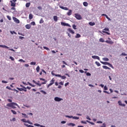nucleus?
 Returning a JSON list of instances; mask_svg holds the SVG:
<instances>
[{"label":"nucleus","mask_w":127,"mask_h":127,"mask_svg":"<svg viewBox=\"0 0 127 127\" xmlns=\"http://www.w3.org/2000/svg\"><path fill=\"white\" fill-rule=\"evenodd\" d=\"M99 41H100V42H105V40H104V39H103V38H100V39H99Z\"/></svg>","instance_id":"obj_42"},{"label":"nucleus","mask_w":127,"mask_h":127,"mask_svg":"<svg viewBox=\"0 0 127 127\" xmlns=\"http://www.w3.org/2000/svg\"><path fill=\"white\" fill-rule=\"evenodd\" d=\"M21 122H23V123H27V121L25 120V119H23L21 120Z\"/></svg>","instance_id":"obj_36"},{"label":"nucleus","mask_w":127,"mask_h":127,"mask_svg":"<svg viewBox=\"0 0 127 127\" xmlns=\"http://www.w3.org/2000/svg\"><path fill=\"white\" fill-rule=\"evenodd\" d=\"M1 82H2V83H5V84L7 83V81H5V80H2V81H1Z\"/></svg>","instance_id":"obj_58"},{"label":"nucleus","mask_w":127,"mask_h":127,"mask_svg":"<svg viewBox=\"0 0 127 127\" xmlns=\"http://www.w3.org/2000/svg\"><path fill=\"white\" fill-rule=\"evenodd\" d=\"M102 32L103 33H106V34H108V35H110L111 34L109 32L105 31H102Z\"/></svg>","instance_id":"obj_34"},{"label":"nucleus","mask_w":127,"mask_h":127,"mask_svg":"<svg viewBox=\"0 0 127 127\" xmlns=\"http://www.w3.org/2000/svg\"><path fill=\"white\" fill-rule=\"evenodd\" d=\"M100 62L103 65H108V66H109V67H111V68H112V69H114V66H113V65H112V64H110L109 63H108L107 62H102V61H100Z\"/></svg>","instance_id":"obj_2"},{"label":"nucleus","mask_w":127,"mask_h":127,"mask_svg":"<svg viewBox=\"0 0 127 127\" xmlns=\"http://www.w3.org/2000/svg\"><path fill=\"white\" fill-rule=\"evenodd\" d=\"M41 93H43V94H44V95H46V94H47V93L44 90H41Z\"/></svg>","instance_id":"obj_48"},{"label":"nucleus","mask_w":127,"mask_h":127,"mask_svg":"<svg viewBox=\"0 0 127 127\" xmlns=\"http://www.w3.org/2000/svg\"><path fill=\"white\" fill-rule=\"evenodd\" d=\"M67 126H71V127H75V126H76V125H75V124H73V123H68V124H67Z\"/></svg>","instance_id":"obj_17"},{"label":"nucleus","mask_w":127,"mask_h":127,"mask_svg":"<svg viewBox=\"0 0 127 127\" xmlns=\"http://www.w3.org/2000/svg\"><path fill=\"white\" fill-rule=\"evenodd\" d=\"M7 18H8V20H11V17L10 16L7 15Z\"/></svg>","instance_id":"obj_50"},{"label":"nucleus","mask_w":127,"mask_h":127,"mask_svg":"<svg viewBox=\"0 0 127 127\" xmlns=\"http://www.w3.org/2000/svg\"><path fill=\"white\" fill-rule=\"evenodd\" d=\"M17 90H18V91H23V88L16 87Z\"/></svg>","instance_id":"obj_29"},{"label":"nucleus","mask_w":127,"mask_h":127,"mask_svg":"<svg viewBox=\"0 0 127 127\" xmlns=\"http://www.w3.org/2000/svg\"><path fill=\"white\" fill-rule=\"evenodd\" d=\"M27 123L28 124H29L30 125H33L32 122H31L30 121H29V120L27 121Z\"/></svg>","instance_id":"obj_46"},{"label":"nucleus","mask_w":127,"mask_h":127,"mask_svg":"<svg viewBox=\"0 0 127 127\" xmlns=\"http://www.w3.org/2000/svg\"><path fill=\"white\" fill-rule=\"evenodd\" d=\"M99 86L100 87H101V88H104V84H99Z\"/></svg>","instance_id":"obj_62"},{"label":"nucleus","mask_w":127,"mask_h":127,"mask_svg":"<svg viewBox=\"0 0 127 127\" xmlns=\"http://www.w3.org/2000/svg\"><path fill=\"white\" fill-rule=\"evenodd\" d=\"M11 113H12V114L13 115H16V114H17L16 112L14 110H11Z\"/></svg>","instance_id":"obj_31"},{"label":"nucleus","mask_w":127,"mask_h":127,"mask_svg":"<svg viewBox=\"0 0 127 127\" xmlns=\"http://www.w3.org/2000/svg\"><path fill=\"white\" fill-rule=\"evenodd\" d=\"M25 27L27 29H30L31 28V25L30 24H27L25 25Z\"/></svg>","instance_id":"obj_11"},{"label":"nucleus","mask_w":127,"mask_h":127,"mask_svg":"<svg viewBox=\"0 0 127 127\" xmlns=\"http://www.w3.org/2000/svg\"><path fill=\"white\" fill-rule=\"evenodd\" d=\"M75 38H80L81 37V35L79 34H76V35L75 36Z\"/></svg>","instance_id":"obj_20"},{"label":"nucleus","mask_w":127,"mask_h":127,"mask_svg":"<svg viewBox=\"0 0 127 127\" xmlns=\"http://www.w3.org/2000/svg\"><path fill=\"white\" fill-rule=\"evenodd\" d=\"M102 67L104 69H108V70H111V68L108 67L107 66L103 65Z\"/></svg>","instance_id":"obj_18"},{"label":"nucleus","mask_w":127,"mask_h":127,"mask_svg":"<svg viewBox=\"0 0 127 127\" xmlns=\"http://www.w3.org/2000/svg\"><path fill=\"white\" fill-rule=\"evenodd\" d=\"M68 31L70 33H71V34H74L75 33V32H74V30L71 28H68L67 29Z\"/></svg>","instance_id":"obj_7"},{"label":"nucleus","mask_w":127,"mask_h":127,"mask_svg":"<svg viewBox=\"0 0 127 127\" xmlns=\"http://www.w3.org/2000/svg\"><path fill=\"white\" fill-rule=\"evenodd\" d=\"M60 8L64 9V10H68L69 9L67 7H64L63 6H60Z\"/></svg>","instance_id":"obj_10"},{"label":"nucleus","mask_w":127,"mask_h":127,"mask_svg":"<svg viewBox=\"0 0 127 127\" xmlns=\"http://www.w3.org/2000/svg\"><path fill=\"white\" fill-rule=\"evenodd\" d=\"M106 18H107V19H108V20H110V21L112 20V19L110 18V17H109V16H108V15L106 16Z\"/></svg>","instance_id":"obj_59"},{"label":"nucleus","mask_w":127,"mask_h":127,"mask_svg":"<svg viewBox=\"0 0 127 127\" xmlns=\"http://www.w3.org/2000/svg\"><path fill=\"white\" fill-rule=\"evenodd\" d=\"M127 56V54L125 53H122V54L121 55V56Z\"/></svg>","instance_id":"obj_40"},{"label":"nucleus","mask_w":127,"mask_h":127,"mask_svg":"<svg viewBox=\"0 0 127 127\" xmlns=\"http://www.w3.org/2000/svg\"><path fill=\"white\" fill-rule=\"evenodd\" d=\"M65 118H68L69 119H73V116L65 115Z\"/></svg>","instance_id":"obj_22"},{"label":"nucleus","mask_w":127,"mask_h":127,"mask_svg":"<svg viewBox=\"0 0 127 127\" xmlns=\"http://www.w3.org/2000/svg\"><path fill=\"white\" fill-rule=\"evenodd\" d=\"M84 6H88V2L84 1L83 3Z\"/></svg>","instance_id":"obj_23"},{"label":"nucleus","mask_w":127,"mask_h":127,"mask_svg":"<svg viewBox=\"0 0 127 127\" xmlns=\"http://www.w3.org/2000/svg\"><path fill=\"white\" fill-rule=\"evenodd\" d=\"M67 15L70 16L72 14V10H69L68 12L67 13Z\"/></svg>","instance_id":"obj_16"},{"label":"nucleus","mask_w":127,"mask_h":127,"mask_svg":"<svg viewBox=\"0 0 127 127\" xmlns=\"http://www.w3.org/2000/svg\"><path fill=\"white\" fill-rule=\"evenodd\" d=\"M87 123H88V124H90V125H92V126H94L95 125V123L91 122L88 120L86 121Z\"/></svg>","instance_id":"obj_19"},{"label":"nucleus","mask_w":127,"mask_h":127,"mask_svg":"<svg viewBox=\"0 0 127 127\" xmlns=\"http://www.w3.org/2000/svg\"><path fill=\"white\" fill-rule=\"evenodd\" d=\"M108 43L109 44H114V42L113 41H109Z\"/></svg>","instance_id":"obj_45"},{"label":"nucleus","mask_w":127,"mask_h":127,"mask_svg":"<svg viewBox=\"0 0 127 127\" xmlns=\"http://www.w3.org/2000/svg\"><path fill=\"white\" fill-rule=\"evenodd\" d=\"M54 21H56V22H57L58 20V17L56 15L54 16Z\"/></svg>","instance_id":"obj_13"},{"label":"nucleus","mask_w":127,"mask_h":127,"mask_svg":"<svg viewBox=\"0 0 127 127\" xmlns=\"http://www.w3.org/2000/svg\"><path fill=\"white\" fill-rule=\"evenodd\" d=\"M89 24L91 26H94V25H95L96 23L95 22H89Z\"/></svg>","instance_id":"obj_15"},{"label":"nucleus","mask_w":127,"mask_h":127,"mask_svg":"<svg viewBox=\"0 0 127 127\" xmlns=\"http://www.w3.org/2000/svg\"><path fill=\"white\" fill-rule=\"evenodd\" d=\"M13 20L16 23H19V20H18V19L17 18L13 17Z\"/></svg>","instance_id":"obj_6"},{"label":"nucleus","mask_w":127,"mask_h":127,"mask_svg":"<svg viewBox=\"0 0 127 127\" xmlns=\"http://www.w3.org/2000/svg\"><path fill=\"white\" fill-rule=\"evenodd\" d=\"M102 60L103 61H109V58H103Z\"/></svg>","instance_id":"obj_24"},{"label":"nucleus","mask_w":127,"mask_h":127,"mask_svg":"<svg viewBox=\"0 0 127 127\" xmlns=\"http://www.w3.org/2000/svg\"><path fill=\"white\" fill-rule=\"evenodd\" d=\"M95 64L99 67L101 66V64L98 62H95Z\"/></svg>","instance_id":"obj_27"},{"label":"nucleus","mask_w":127,"mask_h":127,"mask_svg":"<svg viewBox=\"0 0 127 127\" xmlns=\"http://www.w3.org/2000/svg\"><path fill=\"white\" fill-rule=\"evenodd\" d=\"M10 33L11 34H17V33H16L14 31H10Z\"/></svg>","instance_id":"obj_28"},{"label":"nucleus","mask_w":127,"mask_h":127,"mask_svg":"<svg viewBox=\"0 0 127 127\" xmlns=\"http://www.w3.org/2000/svg\"><path fill=\"white\" fill-rule=\"evenodd\" d=\"M43 22H44V21L43 20V18H41V20H40L39 23H40L41 24L43 23Z\"/></svg>","instance_id":"obj_32"},{"label":"nucleus","mask_w":127,"mask_h":127,"mask_svg":"<svg viewBox=\"0 0 127 127\" xmlns=\"http://www.w3.org/2000/svg\"><path fill=\"white\" fill-rule=\"evenodd\" d=\"M31 25H35V22L32 21V22L31 23Z\"/></svg>","instance_id":"obj_55"},{"label":"nucleus","mask_w":127,"mask_h":127,"mask_svg":"<svg viewBox=\"0 0 127 127\" xmlns=\"http://www.w3.org/2000/svg\"><path fill=\"white\" fill-rule=\"evenodd\" d=\"M29 19H32V18H33V15L30 14L29 15Z\"/></svg>","instance_id":"obj_21"},{"label":"nucleus","mask_w":127,"mask_h":127,"mask_svg":"<svg viewBox=\"0 0 127 127\" xmlns=\"http://www.w3.org/2000/svg\"><path fill=\"white\" fill-rule=\"evenodd\" d=\"M55 101H56V102H61V101H63V99L59 98L58 97H56L54 98Z\"/></svg>","instance_id":"obj_5"},{"label":"nucleus","mask_w":127,"mask_h":127,"mask_svg":"<svg viewBox=\"0 0 127 127\" xmlns=\"http://www.w3.org/2000/svg\"><path fill=\"white\" fill-rule=\"evenodd\" d=\"M104 90L105 91L108 90V87H107V86L105 85V86L104 87Z\"/></svg>","instance_id":"obj_44"},{"label":"nucleus","mask_w":127,"mask_h":127,"mask_svg":"<svg viewBox=\"0 0 127 127\" xmlns=\"http://www.w3.org/2000/svg\"><path fill=\"white\" fill-rule=\"evenodd\" d=\"M19 62H23L24 63V62H25V61H23V60L22 59H20L19 60Z\"/></svg>","instance_id":"obj_52"},{"label":"nucleus","mask_w":127,"mask_h":127,"mask_svg":"<svg viewBox=\"0 0 127 127\" xmlns=\"http://www.w3.org/2000/svg\"><path fill=\"white\" fill-rule=\"evenodd\" d=\"M79 72H80V73H84V71L82 69H80Z\"/></svg>","instance_id":"obj_64"},{"label":"nucleus","mask_w":127,"mask_h":127,"mask_svg":"<svg viewBox=\"0 0 127 127\" xmlns=\"http://www.w3.org/2000/svg\"><path fill=\"white\" fill-rule=\"evenodd\" d=\"M34 126H35V127H41V125L38 124H34Z\"/></svg>","instance_id":"obj_43"},{"label":"nucleus","mask_w":127,"mask_h":127,"mask_svg":"<svg viewBox=\"0 0 127 127\" xmlns=\"http://www.w3.org/2000/svg\"><path fill=\"white\" fill-rule=\"evenodd\" d=\"M39 70H40V67L39 65H38L37 67H36V71L37 72H39Z\"/></svg>","instance_id":"obj_25"},{"label":"nucleus","mask_w":127,"mask_h":127,"mask_svg":"<svg viewBox=\"0 0 127 127\" xmlns=\"http://www.w3.org/2000/svg\"><path fill=\"white\" fill-rule=\"evenodd\" d=\"M30 6V3L27 2L26 3V7H29Z\"/></svg>","instance_id":"obj_26"},{"label":"nucleus","mask_w":127,"mask_h":127,"mask_svg":"<svg viewBox=\"0 0 127 127\" xmlns=\"http://www.w3.org/2000/svg\"><path fill=\"white\" fill-rule=\"evenodd\" d=\"M86 119L88 120L89 121H91V118H90L88 116H86Z\"/></svg>","instance_id":"obj_57"},{"label":"nucleus","mask_w":127,"mask_h":127,"mask_svg":"<svg viewBox=\"0 0 127 127\" xmlns=\"http://www.w3.org/2000/svg\"><path fill=\"white\" fill-rule=\"evenodd\" d=\"M36 62H32L30 63V65H36Z\"/></svg>","instance_id":"obj_30"},{"label":"nucleus","mask_w":127,"mask_h":127,"mask_svg":"<svg viewBox=\"0 0 127 127\" xmlns=\"http://www.w3.org/2000/svg\"><path fill=\"white\" fill-rule=\"evenodd\" d=\"M105 31H110L108 28H105L103 29Z\"/></svg>","instance_id":"obj_47"},{"label":"nucleus","mask_w":127,"mask_h":127,"mask_svg":"<svg viewBox=\"0 0 127 127\" xmlns=\"http://www.w3.org/2000/svg\"><path fill=\"white\" fill-rule=\"evenodd\" d=\"M61 78H62V79H63V80L66 79V76H65L64 75V76H61Z\"/></svg>","instance_id":"obj_49"},{"label":"nucleus","mask_w":127,"mask_h":127,"mask_svg":"<svg viewBox=\"0 0 127 127\" xmlns=\"http://www.w3.org/2000/svg\"><path fill=\"white\" fill-rule=\"evenodd\" d=\"M81 123V124H84L85 125L87 124V122H86L85 121H82Z\"/></svg>","instance_id":"obj_60"},{"label":"nucleus","mask_w":127,"mask_h":127,"mask_svg":"<svg viewBox=\"0 0 127 127\" xmlns=\"http://www.w3.org/2000/svg\"><path fill=\"white\" fill-rule=\"evenodd\" d=\"M84 73L86 74V76H91L90 72H87V71H85Z\"/></svg>","instance_id":"obj_37"},{"label":"nucleus","mask_w":127,"mask_h":127,"mask_svg":"<svg viewBox=\"0 0 127 127\" xmlns=\"http://www.w3.org/2000/svg\"><path fill=\"white\" fill-rule=\"evenodd\" d=\"M72 119H73V120H79V118L78 117H72Z\"/></svg>","instance_id":"obj_38"},{"label":"nucleus","mask_w":127,"mask_h":127,"mask_svg":"<svg viewBox=\"0 0 127 127\" xmlns=\"http://www.w3.org/2000/svg\"><path fill=\"white\" fill-rule=\"evenodd\" d=\"M11 9L12 10H13V12H14V11H15V8L14 7H12Z\"/></svg>","instance_id":"obj_56"},{"label":"nucleus","mask_w":127,"mask_h":127,"mask_svg":"<svg viewBox=\"0 0 127 127\" xmlns=\"http://www.w3.org/2000/svg\"><path fill=\"white\" fill-rule=\"evenodd\" d=\"M28 83H29V86H31V87H35V85H32V84H31V83H30L29 82H28Z\"/></svg>","instance_id":"obj_51"},{"label":"nucleus","mask_w":127,"mask_h":127,"mask_svg":"<svg viewBox=\"0 0 127 127\" xmlns=\"http://www.w3.org/2000/svg\"><path fill=\"white\" fill-rule=\"evenodd\" d=\"M6 88L8 90H11V88L9 86H6Z\"/></svg>","instance_id":"obj_63"},{"label":"nucleus","mask_w":127,"mask_h":127,"mask_svg":"<svg viewBox=\"0 0 127 127\" xmlns=\"http://www.w3.org/2000/svg\"><path fill=\"white\" fill-rule=\"evenodd\" d=\"M44 49H45L46 50H47L48 51L50 50V49L48 48H47V47H43Z\"/></svg>","instance_id":"obj_39"},{"label":"nucleus","mask_w":127,"mask_h":127,"mask_svg":"<svg viewBox=\"0 0 127 127\" xmlns=\"http://www.w3.org/2000/svg\"><path fill=\"white\" fill-rule=\"evenodd\" d=\"M74 15H75V17L77 18L78 20H81V19H82V18L81 15H80L78 13H75Z\"/></svg>","instance_id":"obj_3"},{"label":"nucleus","mask_w":127,"mask_h":127,"mask_svg":"<svg viewBox=\"0 0 127 127\" xmlns=\"http://www.w3.org/2000/svg\"><path fill=\"white\" fill-rule=\"evenodd\" d=\"M10 2H11V6L14 7L15 6V2H13L12 0H10Z\"/></svg>","instance_id":"obj_14"},{"label":"nucleus","mask_w":127,"mask_h":127,"mask_svg":"<svg viewBox=\"0 0 127 127\" xmlns=\"http://www.w3.org/2000/svg\"><path fill=\"white\" fill-rule=\"evenodd\" d=\"M54 79H52L51 81H50V83H53V84H54Z\"/></svg>","instance_id":"obj_61"},{"label":"nucleus","mask_w":127,"mask_h":127,"mask_svg":"<svg viewBox=\"0 0 127 127\" xmlns=\"http://www.w3.org/2000/svg\"><path fill=\"white\" fill-rule=\"evenodd\" d=\"M118 104L119 106H121V107H126V104L122 103V101L121 100L118 101Z\"/></svg>","instance_id":"obj_8"},{"label":"nucleus","mask_w":127,"mask_h":127,"mask_svg":"<svg viewBox=\"0 0 127 127\" xmlns=\"http://www.w3.org/2000/svg\"><path fill=\"white\" fill-rule=\"evenodd\" d=\"M40 80L41 81H44V82H47V80H45V79H44V78H40Z\"/></svg>","instance_id":"obj_41"},{"label":"nucleus","mask_w":127,"mask_h":127,"mask_svg":"<svg viewBox=\"0 0 127 127\" xmlns=\"http://www.w3.org/2000/svg\"><path fill=\"white\" fill-rule=\"evenodd\" d=\"M61 24V25H63V26H68V27H71V25H70V24H69L68 23H66L62 22Z\"/></svg>","instance_id":"obj_4"},{"label":"nucleus","mask_w":127,"mask_h":127,"mask_svg":"<svg viewBox=\"0 0 127 127\" xmlns=\"http://www.w3.org/2000/svg\"><path fill=\"white\" fill-rule=\"evenodd\" d=\"M9 59H11L12 61H14V58H13L12 57H10Z\"/></svg>","instance_id":"obj_53"},{"label":"nucleus","mask_w":127,"mask_h":127,"mask_svg":"<svg viewBox=\"0 0 127 127\" xmlns=\"http://www.w3.org/2000/svg\"><path fill=\"white\" fill-rule=\"evenodd\" d=\"M22 116H24V118H27V115L26 114L22 113Z\"/></svg>","instance_id":"obj_54"},{"label":"nucleus","mask_w":127,"mask_h":127,"mask_svg":"<svg viewBox=\"0 0 127 127\" xmlns=\"http://www.w3.org/2000/svg\"><path fill=\"white\" fill-rule=\"evenodd\" d=\"M76 27H77V26H76V25L75 24L72 25V28H73V29H75V30L77 29Z\"/></svg>","instance_id":"obj_33"},{"label":"nucleus","mask_w":127,"mask_h":127,"mask_svg":"<svg viewBox=\"0 0 127 127\" xmlns=\"http://www.w3.org/2000/svg\"><path fill=\"white\" fill-rule=\"evenodd\" d=\"M53 84V83H50V84H49L47 86V88H49V87H50V86H52V85Z\"/></svg>","instance_id":"obj_35"},{"label":"nucleus","mask_w":127,"mask_h":127,"mask_svg":"<svg viewBox=\"0 0 127 127\" xmlns=\"http://www.w3.org/2000/svg\"><path fill=\"white\" fill-rule=\"evenodd\" d=\"M0 47H1L2 48H6V49H8V48H9L8 47L2 45H0Z\"/></svg>","instance_id":"obj_12"},{"label":"nucleus","mask_w":127,"mask_h":127,"mask_svg":"<svg viewBox=\"0 0 127 127\" xmlns=\"http://www.w3.org/2000/svg\"><path fill=\"white\" fill-rule=\"evenodd\" d=\"M92 58H93V59H97V60H100V57L98 56H92Z\"/></svg>","instance_id":"obj_9"},{"label":"nucleus","mask_w":127,"mask_h":127,"mask_svg":"<svg viewBox=\"0 0 127 127\" xmlns=\"http://www.w3.org/2000/svg\"><path fill=\"white\" fill-rule=\"evenodd\" d=\"M14 106H16L18 107V108H19V106L17 105V104L16 103H14V102H12L10 103H8L6 105L7 107H9L10 108H12V109H16V107Z\"/></svg>","instance_id":"obj_1"}]
</instances>
